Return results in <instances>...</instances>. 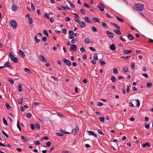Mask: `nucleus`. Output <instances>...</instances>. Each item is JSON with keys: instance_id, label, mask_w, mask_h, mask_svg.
<instances>
[{"instance_id": "obj_1", "label": "nucleus", "mask_w": 153, "mask_h": 153, "mask_svg": "<svg viewBox=\"0 0 153 153\" xmlns=\"http://www.w3.org/2000/svg\"><path fill=\"white\" fill-rule=\"evenodd\" d=\"M144 6L141 3H138L136 4L134 7V9L136 10L141 11L143 10Z\"/></svg>"}, {"instance_id": "obj_2", "label": "nucleus", "mask_w": 153, "mask_h": 153, "mask_svg": "<svg viewBox=\"0 0 153 153\" xmlns=\"http://www.w3.org/2000/svg\"><path fill=\"white\" fill-rule=\"evenodd\" d=\"M62 60L63 61L64 63L67 66H69L71 65V62L69 60L66 59L65 58H63V59Z\"/></svg>"}, {"instance_id": "obj_3", "label": "nucleus", "mask_w": 153, "mask_h": 153, "mask_svg": "<svg viewBox=\"0 0 153 153\" xmlns=\"http://www.w3.org/2000/svg\"><path fill=\"white\" fill-rule=\"evenodd\" d=\"M11 26L13 28H15L17 27V24L16 21L13 20H11L10 22Z\"/></svg>"}, {"instance_id": "obj_4", "label": "nucleus", "mask_w": 153, "mask_h": 153, "mask_svg": "<svg viewBox=\"0 0 153 153\" xmlns=\"http://www.w3.org/2000/svg\"><path fill=\"white\" fill-rule=\"evenodd\" d=\"M71 47L70 48V50L71 51H76L77 49V46L74 44H72L71 45Z\"/></svg>"}, {"instance_id": "obj_5", "label": "nucleus", "mask_w": 153, "mask_h": 153, "mask_svg": "<svg viewBox=\"0 0 153 153\" xmlns=\"http://www.w3.org/2000/svg\"><path fill=\"white\" fill-rule=\"evenodd\" d=\"M98 8L102 11H104V7L105 6L101 2L98 5Z\"/></svg>"}, {"instance_id": "obj_6", "label": "nucleus", "mask_w": 153, "mask_h": 153, "mask_svg": "<svg viewBox=\"0 0 153 153\" xmlns=\"http://www.w3.org/2000/svg\"><path fill=\"white\" fill-rule=\"evenodd\" d=\"M13 4H12L11 9L13 11H16L17 10V7L14 3V1H13Z\"/></svg>"}, {"instance_id": "obj_7", "label": "nucleus", "mask_w": 153, "mask_h": 153, "mask_svg": "<svg viewBox=\"0 0 153 153\" xmlns=\"http://www.w3.org/2000/svg\"><path fill=\"white\" fill-rule=\"evenodd\" d=\"M39 59L42 62H46L47 61V60H46L44 57L41 55H40L39 56Z\"/></svg>"}, {"instance_id": "obj_8", "label": "nucleus", "mask_w": 153, "mask_h": 153, "mask_svg": "<svg viewBox=\"0 0 153 153\" xmlns=\"http://www.w3.org/2000/svg\"><path fill=\"white\" fill-rule=\"evenodd\" d=\"M19 55L21 57L23 58L25 56V53L22 51L19 50Z\"/></svg>"}, {"instance_id": "obj_9", "label": "nucleus", "mask_w": 153, "mask_h": 153, "mask_svg": "<svg viewBox=\"0 0 153 153\" xmlns=\"http://www.w3.org/2000/svg\"><path fill=\"white\" fill-rule=\"evenodd\" d=\"M87 131L88 133V134L89 135L94 136L95 137H97V135L96 134H95L93 131Z\"/></svg>"}, {"instance_id": "obj_10", "label": "nucleus", "mask_w": 153, "mask_h": 153, "mask_svg": "<svg viewBox=\"0 0 153 153\" xmlns=\"http://www.w3.org/2000/svg\"><path fill=\"white\" fill-rule=\"evenodd\" d=\"M3 68L4 67H10V69L12 68V67L10 66V63L9 62H5L4 65V66H3Z\"/></svg>"}, {"instance_id": "obj_11", "label": "nucleus", "mask_w": 153, "mask_h": 153, "mask_svg": "<svg viewBox=\"0 0 153 153\" xmlns=\"http://www.w3.org/2000/svg\"><path fill=\"white\" fill-rule=\"evenodd\" d=\"M79 23L81 28L85 27L86 26V24L85 22H79Z\"/></svg>"}, {"instance_id": "obj_12", "label": "nucleus", "mask_w": 153, "mask_h": 153, "mask_svg": "<svg viewBox=\"0 0 153 153\" xmlns=\"http://www.w3.org/2000/svg\"><path fill=\"white\" fill-rule=\"evenodd\" d=\"M110 49L111 50L114 51L116 49V47L115 46V45L114 44H113L112 45L110 46Z\"/></svg>"}, {"instance_id": "obj_13", "label": "nucleus", "mask_w": 153, "mask_h": 153, "mask_svg": "<svg viewBox=\"0 0 153 153\" xmlns=\"http://www.w3.org/2000/svg\"><path fill=\"white\" fill-rule=\"evenodd\" d=\"M132 52V51L131 50H125L124 51H123V52L124 53L126 54H128L130 53H131Z\"/></svg>"}, {"instance_id": "obj_14", "label": "nucleus", "mask_w": 153, "mask_h": 153, "mask_svg": "<svg viewBox=\"0 0 153 153\" xmlns=\"http://www.w3.org/2000/svg\"><path fill=\"white\" fill-rule=\"evenodd\" d=\"M146 146H147L149 147H150L151 145L149 144V143L146 142L145 143H143L142 145V147L143 148L145 147Z\"/></svg>"}, {"instance_id": "obj_15", "label": "nucleus", "mask_w": 153, "mask_h": 153, "mask_svg": "<svg viewBox=\"0 0 153 153\" xmlns=\"http://www.w3.org/2000/svg\"><path fill=\"white\" fill-rule=\"evenodd\" d=\"M123 71L125 73L127 72L128 71V67L126 66H124L123 68Z\"/></svg>"}, {"instance_id": "obj_16", "label": "nucleus", "mask_w": 153, "mask_h": 153, "mask_svg": "<svg viewBox=\"0 0 153 153\" xmlns=\"http://www.w3.org/2000/svg\"><path fill=\"white\" fill-rule=\"evenodd\" d=\"M23 100L22 98H21L17 100V102L19 104H22L23 102Z\"/></svg>"}, {"instance_id": "obj_17", "label": "nucleus", "mask_w": 153, "mask_h": 153, "mask_svg": "<svg viewBox=\"0 0 153 153\" xmlns=\"http://www.w3.org/2000/svg\"><path fill=\"white\" fill-rule=\"evenodd\" d=\"M127 37L129 39H130V40H132L134 39L133 36L131 34L128 35L127 36Z\"/></svg>"}, {"instance_id": "obj_18", "label": "nucleus", "mask_w": 153, "mask_h": 153, "mask_svg": "<svg viewBox=\"0 0 153 153\" xmlns=\"http://www.w3.org/2000/svg\"><path fill=\"white\" fill-rule=\"evenodd\" d=\"M8 81L10 82V83L12 85L14 83V81L13 79L11 78H8Z\"/></svg>"}, {"instance_id": "obj_19", "label": "nucleus", "mask_w": 153, "mask_h": 153, "mask_svg": "<svg viewBox=\"0 0 153 153\" xmlns=\"http://www.w3.org/2000/svg\"><path fill=\"white\" fill-rule=\"evenodd\" d=\"M116 18L119 22H122L123 23L124 22V20L122 19L119 17V16H116Z\"/></svg>"}, {"instance_id": "obj_20", "label": "nucleus", "mask_w": 153, "mask_h": 153, "mask_svg": "<svg viewBox=\"0 0 153 153\" xmlns=\"http://www.w3.org/2000/svg\"><path fill=\"white\" fill-rule=\"evenodd\" d=\"M114 31L117 34H119V35H121V33L120 31L118 29V30H117V29H115L114 30Z\"/></svg>"}, {"instance_id": "obj_21", "label": "nucleus", "mask_w": 153, "mask_h": 153, "mask_svg": "<svg viewBox=\"0 0 153 153\" xmlns=\"http://www.w3.org/2000/svg\"><path fill=\"white\" fill-rule=\"evenodd\" d=\"M111 80L113 82H115L117 81L116 78L114 76H112L111 78Z\"/></svg>"}, {"instance_id": "obj_22", "label": "nucleus", "mask_w": 153, "mask_h": 153, "mask_svg": "<svg viewBox=\"0 0 153 153\" xmlns=\"http://www.w3.org/2000/svg\"><path fill=\"white\" fill-rule=\"evenodd\" d=\"M18 90L20 92H21L22 90V85L20 84L18 85Z\"/></svg>"}, {"instance_id": "obj_23", "label": "nucleus", "mask_w": 153, "mask_h": 153, "mask_svg": "<svg viewBox=\"0 0 153 153\" xmlns=\"http://www.w3.org/2000/svg\"><path fill=\"white\" fill-rule=\"evenodd\" d=\"M93 19L94 21V22H100V20L98 18H93Z\"/></svg>"}, {"instance_id": "obj_24", "label": "nucleus", "mask_w": 153, "mask_h": 153, "mask_svg": "<svg viewBox=\"0 0 153 153\" xmlns=\"http://www.w3.org/2000/svg\"><path fill=\"white\" fill-rule=\"evenodd\" d=\"M21 137L23 141H25L26 142H27V140L25 137L22 135L21 136Z\"/></svg>"}, {"instance_id": "obj_25", "label": "nucleus", "mask_w": 153, "mask_h": 153, "mask_svg": "<svg viewBox=\"0 0 153 153\" xmlns=\"http://www.w3.org/2000/svg\"><path fill=\"white\" fill-rule=\"evenodd\" d=\"M12 61L15 63H17L18 62V59L17 57H14L12 60H11Z\"/></svg>"}, {"instance_id": "obj_26", "label": "nucleus", "mask_w": 153, "mask_h": 153, "mask_svg": "<svg viewBox=\"0 0 153 153\" xmlns=\"http://www.w3.org/2000/svg\"><path fill=\"white\" fill-rule=\"evenodd\" d=\"M111 24L112 25H114L119 30H120V27L118 26V25H117V24H115V23H113V22H111Z\"/></svg>"}, {"instance_id": "obj_27", "label": "nucleus", "mask_w": 153, "mask_h": 153, "mask_svg": "<svg viewBox=\"0 0 153 153\" xmlns=\"http://www.w3.org/2000/svg\"><path fill=\"white\" fill-rule=\"evenodd\" d=\"M99 120L102 122H104L105 121V118L103 117H101L99 118Z\"/></svg>"}, {"instance_id": "obj_28", "label": "nucleus", "mask_w": 153, "mask_h": 153, "mask_svg": "<svg viewBox=\"0 0 153 153\" xmlns=\"http://www.w3.org/2000/svg\"><path fill=\"white\" fill-rule=\"evenodd\" d=\"M40 103L36 102H34L32 104V106L33 107H35L36 105H39Z\"/></svg>"}, {"instance_id": "obj_29", "label": "nucleus", "mask_w": 153, "mask_h": 153, "mask_svg": "<svg viewBox=\"0 0 153 153\" xmlns=\"http://www.w3.org/2000/svg\"><path fill=\"white\" fill-rule=\"evenodd\" d=\"M25 71L26 72H27L28 73H31V72L30 70L27 68H25Z\"/></svg>"}, {"instance_id": "obj_30", "label": "nucleus", "mask_w": 153, "mask_h": 153, "mask_svg": "<svg viewBox=\"0 0 153 153\" xmlns=\"http://www.w3.org/2000/svg\"><path fill=\"white\" fill-rule=\"evenodd\" d=\"M67 1L68 2V3L70 4L71 7L72 8H74L75 7V5L73 4L72 3H71L70 1L68 0H67Z\"/></svg>"}, {"instance_id": "obj_31", "label": "nucleus", "mask_w": 153, "mask_h": 153, "mask_svg": "<svg viewBox=\"0 0 153 153\" xmlns=\"http://www.w3.org/2000/svg\"><path fill=\"white\" fill-rule=\"evenodd\" d=\"M28 22L30 24H32L33 22L32 19L31 18H29L28 19Z\"/></svg>"}, {"instance_id": "obj_32", "label": "nucleus", "mask_w": 153, "mask_h": 153, "mask_svg": "<svg viewBox=\"0 0 153 153\" xmlns=\"http://www.w3.org/2000/svg\"><path fill=\"white\" fill-rule=\"evenodd\" d=\"M152 83L151 82H149L147 83V86L148 88H151L152 87Z\"/></svg>"}, {"instance_id": "obj_33", "label": "nucleus", "mask_w": 153, "mask_h": 153, "mask_svg": "<svg viewBox=\"0 0 153 153\" xmlns=\"http://www.w3.org/2000/svg\"><path fill=\"white\" fill-rule=\"evenodd\" d=\"M85 20L86 22H87L91 23L92 22L91 21H89V18L87 17H85Z\"/></svg>"}, {"instance_id": "obj_34", "label": "nucleus", "mask_w": 153, "mask_h": 153, "mask_svg": "<svg viewBox=\"0 0 153 153\" xmlns=\"http://www.w3.org/2000/svg\"><path fill=\"white\" fill-rule=\"evenodd\" d=\"M91 30L93 32H96L97 31V29L95 27V26H93L91 28Z\"/></svg>"}, {"instance_id": "obj_35", "label": "nucleus", "mask_w": 153, "mask_h": 153, "mask_svg": "<svg viewBox=\"0 0 153 153\" xmlns=\"http://www.w3.org/2000/svg\"><path fill=\"white\" fill-rule=\"evenodd\" d=\"M3 120L4 124L5 125H8V124L7 123V121L4 117H3Z\"/></svg>"}, {"instance_id": "obj_36", "label": "nucleus", "mask_w": 153, "mask_h": 153, "mask_svg": "<svg viewBox=\"0 0 153 153\" xmlns=\"http://www.w3.org/2000/svg\"><path fill=\"white\" fill-rule=\"evenodd\" d=\"M17 126L18 127V128L19 130L20 131H21V127L20 126L19 121L18 120L17 121Z\"/></svg>"}, {"instance_id": "obj_37", "label": "nucleus", "mask_w": 153, "mask_h": 153, "mask_svg": "<svg viewBox=\"0 0 153 153\" xmlns=\"http://www.w3.org/2000/svg\"><path fill=\"white\" fill-rule=\"evenodd\" d=\"M35 127L36 128L39 129L40 128V125L39 123H36L35 124Z\"/></svg>"}, {"instance_id": "obj_38", "label": "nucleus", "mask_w": 153, "mask_h": 153, "mask_svg": "<svg viewBox=\"0 0 153 153\" xmlns=\"http://www.w3.org/2000/svg\"><path fill=\"white\" fill-rule=\"evenodd\" d=\"M77 132V131L76 129H74L73 130L72 132V134L74 135H75Z\"/></svg>"}, {"instance_id": "obj_39", "label": "nucleus", "mask_w": 153, "mask_h": 153, "mask_svg": "<svg viewBox=\"0 0 153 153\" xmlns=\"http://www.w3.org/2000/svg\"><path fill=\"white\" fill-rule=\"evenodd\" d=\"M1 132L7 138H8L9 137V136L8 135V134L6 133H5L4 131L2 130Z\"/></svg>"}, {"instance_id": "obj_40", "label": "nucleus", "mask_w": 153, "mask_h": 153, "mask_svg": "<svg viewBox=\"0 0 153 153\" xmlns=\"http://www.w3.org/2000/svg\"><path fill=\"white\" fill-rule=\"evenodd\" d=\"M69 34L70 36H72L74 34V32L72 30L69 31Z\"/></svg>"}, {"instance_id": "obj_41", "label": "nucleus", "mask_w": 153, "mask_h": 153, "mask_svg": "<svg viewBox=\"0 0 153 153\" xmlns=\"http://www.w3.org/2000/svg\"><path fill=\"white\" fill-rule=\"evenodd\" d=\"M11 54H12V53H11V52H10L9 53L10 58L11 60H12V59L15 56H14V55H12Z\"/></svg>"}, {"instance_id": "obj_42", "label": "nucleus", "mask_w": 153, "mask_h": 153, "mask_svg": "<svg viewBox=\"0 0 153 153\" xmlns=\"http://www.w3.org/2000/svg\"><path fill=\"white\" fill-rule=\"evenodd\" d=\"M131 69L133 70L134 69V62H132L131 63Z\"/></svg>"}, {"instance_id": "obj_43", "label": "nucleus", "mask_w": 153, "mask_h": 153, "mask_svg": "<svg viewBox=\"0 0 153 153\" xmlns=\"http://www.w3.org/2000/svg\"><path fill=\"white\" fill-rule=\"evenodd\" d=\"M31 7L33 11H34L35 10V7L32 3H31Z\"/></svg>"}, {"instance_id": "obj_44", "label": "nucleus", "mask_w": 153, "mask_h": 153, "mask_svg": "<svg viewBox=\"0 0 153 153\" xmlns=\"http://www.w3.org/2000/svg\"><path fill=\"white\" fill-rule=\"evenodd\" d=\"M100 63L102 66H103L105 64V62L102 61H101L100 62Z\"/></svg>"}, {"instance_id": "obj_45", "label": "nucleus", "mask_w": 153, "mask_h": 153, "mask_svg": "<svg viewBox=\"0 0 153 153\" xmlns=\"http://www.w3.org/2000/svg\"><path fill=\"white\" fill-rule=\"evenodd\" d=\"M30 127L32 129V130H34L35 127H34V125L33 124L31 123L30 124Z\"/></svg>"}, {"instance_id": "obj_46", "label": "nucleus", "mask_w": 153, "mask_h": 153, "mask_svg": "<svg viewBox=\"0 0 153 153\" xmlns=\"http://www.w3.org/2000/svg\"><path fill=\"white\" fill-rule=\"evenodd\" d=\"M102 26L105 28H108V26L105 22H103L102 23Z\"/></svg>"}, {"instance_id": "obj_47", "label": "nucleus", "mask_w": 153, "mask_h": 153, "mask_svg": "<svg viewBox=\"0 0 153 153\" xmlns=\"http://www.w3.org/2000/svg\"><path fill=\"white\" fill-rule=\"evenodd\" d=\"M44 33L48 37V31L46 30H45L43 31Z\"/></svg>"}, {"instance_id": "obj_48", "label": "nucleus", "mask_w": 153, "mask_h": 153, "mask_svg": "<svg viewBox=\"0 0 153 153\" xmlns=\"http://www.w3.org/2000/svg\"><path fill=\"white\" fill-rule=\"evenodd\" d=\"M85 42L86 44H88L89 42V39L88 38H85Z\"/></svg>"}, {"instance_id": "obj_49", "label": "nucleus", "mask_w": 153, "mask_h": 153, "mask_svg": "<svg viewBox=\"0 0 153 153\" xmlns=\"http://www.w3.org/2000/svg\"><path fill=\"white\" fill-rule=\"evenodd\" d=\"M51 143L50 142L48 141L47 142L46 146L48 147H49L51 146Z\"/></svg>"}, {"instance_id": "obj_50", "label": "nucleus", "mask_w": 153, "mask_h": 153, "mask_svg": "<svg viewBox=\"0 0 153 153\" xmlns=\"http://www.w3.org/2000/svg\"><path fill=\"white\" fill-rule=\"evenodd\" d=\"M97 132L100 134H102L103 135L104 134L102 133V131L100 129H98L97 130Z\"/></svg>"}, {"instance_id": "obj_51", "label": "nucleus", "mask_w": 153, "mask_h": 153, "mask_svg": "<svg viewBox=\"0 0 153 153\" xmlns=\"http://www.w3.org/2000/svg\"><path fill=\"white\" fill-rule=\"evenodd\" d=\"M113 73H115V74L118 73V70L116 68H114L113 69Z\"/></svg>"}, {"instance_id": "obj_52", "label": "nucleus", "mask_w": 153, "mask_h": 153, "mask_svg": "<svg viewBox=\"0 0 153 153\" xmlns=\"http://www.w3.org/2000/svg\"><path fill=\"white\" fill-rule=\"evenodd\" d=\"M89 48L90 50H91L92 51H96V50L94 48L91 47H89Z\"/></svg>"}, {"instance_id": "obj_53", "label": "nucleus", "mask_w": 153, "mask_h": 153, "mask_svg": "<svg viewBox=\"0 0 153 153\" xmlns=\"http://www.w3.org/2000/svg\"><path fill=\"white\" fill-rule=\"evenodd\" d=\"M137 106L138 107H139L140 105V102L139 100H137Z\"/></svg>"}, {"instance_id": "obj_54", "label": "nucleus", "mask_w": 153, "mask_h": 153, "mask_svg": "<svg viewBox=\"0 0 153 153\" xmlns=\"http://www.w3.org/2000/svg\"><path fill=\"white\" fill-rule=\"evenodd\" d=\"M44 16L45 17H46L47 18L48 20L49 19V16L47 13H45L44 14Z\"/></svg>"}, {"instance_id": "obj_55", "label": "nucleus", "mask_w": 153, "mask_h": 153, "mask_svg": "<svg viewBox=\"0 0 153 153\" xmlns=\"http://www.w3.org/2000/svg\"><path fill=\"white\" fill-rule=\"evenodd\" d=\"M6 108L8 109H9L11 108V107L10 106V105L7 103L6 104Z\"/></svg>"}, {"instance_id": "obj_56", "label": "nucleus", "mask_w": 153, "mask_h": 153, "mask_svg": "<svg viewBox=\"0 0 153 153\" xmlns=\"http://www.w3.org/2000/svg\"><path fill=\"white\" fill-rule=\"evenodd\" d=\"M84 5L85 7L88 8H90V6L86 3H85Z\"/></svg>"}, {"instance_id": "obj_57", "label": "nucleus", "mask_w": 153, "mask_h": 153, "mask_svg": "<svg viewBox=\"0 0 153 153\" xmlns=\"http://www.w3.org/2000/svg\"><path fill=\"white\" fill-rule=\"evenodd\" d=\"M80 51L82 53H83V52H85V50L84 49V48L83 47H82L80 48Z\"/></svg>"}, {"instance_id": "obj_58", "label": "nucleus", "mask_w": 153, "mask_h": 153, "mask_svg": "<svg viewBox=\"0 0 153 153\" xmlns=\"http://www.w3.org/2000/svg\"><path fill=\"white\" fill-rule=\"evenodd\" d=\"M94 58L95 59H96V60L98 59L97 55L96 53H95L94 54Z\"/></svg>"}, {"instance_id": "obj_59", "label": "nucleus", "mask_w": 153, "mask_h": 153, "mask_svg": "<svg viewBox=\"0 0 153 153\" xmlns=\"http://www.w3.org/2000/svg\"><path fill=\"white\" fill-rule=\"evenodd\" d=\"M34 143L37 145H40V143L38 140H37L34 142Z\"/></svg>"}, {"instance_id": "obj_60", "label": "nucleus", "mask_w": 153, "mask_h": 153, "mask_svg": "<svg viewBox=\"0 0 153 153\" xmlns=\"http://www.w3.org/2000/svg\"><path fill=\"white\" fill-rule=\"evenodd\" d=\"M31 114L30 113H27V118H30L31 117Z\"/></svg>"}, {"instance_id": "obj_61", "label": "nucleus", "mask_w": 153, "mask_h": 153, "mask_svg": "<svg viewBox=\"0 0 153 153\" xmlns=\"http://www.w3.org/2000/svg\"><path fill=\"white\" fill-rule=\"evenodd\" d=\"M76 41V39H73L71 40V43H75Z\"/></svg>"}, {"instance_id": "obj_62", "label": "nucleus", "mask_w": 153, "mask_h": 153, "mask_svg": "<svg viewBox=\"0 0 153 153\" xmlns=\"http://www.w3.org/2000/svg\"><path fill=\"white\" fill-rule=\"evenodd\" d=\"M106 33L107 34V35H110V34H111V35L113 34V33H112L109 31H106Z\"/></svg>"}, {"instance_id": "obj_63", "label": "nucleus", "mask_w": 153, "mask_h": 153, "mask_svg": "<svg viewBox=\"0 0 153 153\" xmlns=\"http://www.w3.org/2000/svg\"><path fill=\"white\" fill-rule=\"evenodd\" d=\"M56 135L58 136H63V134H62L60 133H56Z\"/></svg>"}, {"instance_id": "obj_64", "label": "nucleus", "mask_w": 153, "mask_h": 153, "mask_svg": "<svg viewBox=\"0 0 153 153\" xmlns=\"http://www.w3.org/2000/svg\"><path fill=\"white\" fill-rule=\"evenodd\" d=\"M47 38L46 37H44L42 39V40L43 42H45L47 41Z\"/></svg>"}]
</instances>
